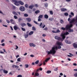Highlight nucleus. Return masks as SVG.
I'll return each instance as SVG.
<instances>
[{"mask_svg": "<svg viewBox=\"0 0 77 77\" xmlns=\"http://www.w3.org/2000/svg\"><path fill=\"white\" fill-rule=\"evenodd\" d=\"M44 18H46V19H47V18H48V15H47V14H45L44 15Z\"/></svg>", "mask_w": 77, "mask_h": 77, "instance_id": "obj_20", "label": "nucleus"}, {"mask_svg": "<svg viewBox=\"0 0 77 77\" xmlns=\"http://www.w3.org/2000/svg\"><path fill=\"white\" fill-rule=\"evenodd\" d=\"M42 36H43V37H45V36H46V35L45 34H43Z\"/></svg>", "mask_w": 77, "mask_h": 77, "instance_id": "obj_59", "label": "nucleus"}, {"mask_svg": "<svg viewBox=\"0 0 77 77\" xmlns=\"http://www.w3.org/2000/svg\"><path fill=\"white\" fill-rule=\"evenodd\" d=\"M60 10L62 12H64L66 11H67V9L65 8H61L60 9Z\"/></svg>", "mask_w": 77, "mask_h": 77, "instance_id": "obj_12", "label": "nucleus"}, {"mask_svg": "<svg viewBox=\"0 0 77 77\" xmlns=\"http://www.w3.org/2000/svg\"><path fill=\"white\" fill-rule=\"evenodd\" d=\"M21 29L23 31H25V30H26V29H25L23 28H21Z\"/></svg>", "mask_w": 77, "mask_h": 77, "instance_id": "obj_46", "label": "nucleus"}, {"mask_svg": "<svg viewBox=\"0 0 77 77\" xmlns=\"http://www.w3.org/2000/svg\"><path fill=\"white\" fill-rule=\"evenodd\" d=\"M17 77H22V75H19L17 76Z\"/></svg>", "mask_w": 77, "mask_h": 77, "instance_id": "obj_54", "label": "nucleus"}, {"mask_svg": "<svg viewBox=\"0 0 77 77\" xmlns=\"http://www.w3.org/2000/svg\"><path fill=\"white\" fill-rule=\"evenodd\" d=\"M13 14H14V15H18V14H17V12H16L15 11L13 12Z\"/></svg>", "mask_w": 77, "mask_h": 77, "instance_id": "obj_26", "label": "nucleus"}, {"mask_svg": "<svg viewBox=\"0 0 77 77\" xmlns=\"http://www.w3.org/2000/svg\"><path fill=\"white\" fill-rule=\"evenodd\" d=\"M16 48H15L16 50H17V49H18V47L17 45H16Z\"/></svg>", "mask_w": 77, "mask_h": 77, "instance_id": "obj_57", "label": "nucleus"}, {"mask_svg": "<svg viewBox=\"0 0 77 77\" xmlns=\"http://www.w3.org/2000/svg\"><path fill=\"white\" fill-rule=\"evenodd\" d=\"M33 22L34 23H35V24H38V22H36V21L35 20H34Z\"/></svg>", "mask_w": 77, "mask_h": 77, "instance_id": "obj_42", "label": "nucleus"}, {"mask_svg": "<svg viewBox=\"0 0 77 77\" xmlns=\"http://www.w3.org/2000/svg\"><path fill=\"white\" fill-rule=\"evenodd\" d=\"M25 6L26 8H28V5L26 4L25 5Z\"/></svg>", "mask_w": 77, "mask_h": 77, "instance_id": "obj_45", "label": "nucleus"}, {"mask_svg": "<svg viewBox=\"0 0 77 77\" xmlns=\"http://www.w3.org/2000/svg\"><path fill=\"white\" fill-rule=\"evenodd\" d=\"M33 8V5H30L29 7V9H32Z\"/></svg>", "mask_w": 77, "mask_h": 77, "instance_id": "obj_27", "label": "nucleus"}, {"mask_svg": "<svg viewBox=\"0 0 77 77\" xmlns=\"http://www.w3.org/2000/svg\"><path fill=\"white\" fill-rule=\"evenodd\" d=\"M21 25L22 27H24V26H26V24L24 23H23L21 24Z\"/></svg>", "mask_w": 77, "mask_h": 77, "instance_id": "obj_16", "label": "nucleus"}, {"mask_svg": "<svg viewBox=\"0 0 77 77\" xmlns=\"http://www.w3.org/2000/svg\"><path fill=\"white\" fill-rule=\"evenodd\" d=\"M20 10L21 11H24L25 9L23 6H21L20 8Z\"/></svg>", "mask_w": 77, "mask_h": 77, "instance_id": "obj_9", "label": "nucleus"}, {"mask_svg": "<svg viewBox=\"0 0 77 77\" xmlns=\"http://www.w3.org/2000/svg\"><path fill=\"white\" fill-rule=\"evenodd\" d=\"M12 1L14 3V5L17 6H19V3L21 5H23L24 4V3L21 1H18L17 0H12Z\"/></svg>", "mask_w": 77, "mask_h": 77, "instance_id": "obj_3", "label": "nucleus"}, {"mask_svg": "<svg viewBox=\"0 0 77 77\" xmlns=\"http://www.w3.org/2000/svg\"><path fill=\"white\" fill-rule=\"evenodd\" d=\"M6 21L7 23H8V24L9 23H11V22H10V21L9 20H6Z\"/></svg>", "mask_w": 77, "mask_h": 77, "instance_id": "obj_33", "label": "nucleus"}, {"mask_svg": "<svg viewBox=\"0 0 77 77\" xmlns=\"http://www.w3.org/2000/svg\"><path fill=\"white\" fill-rule=\"evenodd\" d=\"M28 36H29V35L28 34H25L24 35V36L25 38H27V37H28Z\"/></svg>", "mask_w": 77, "mask_h": 77, "instance_id": "obj_25", "label": "nucleus"}, {"mask_svg": "<svg viewBox=\"0 0 77 77\" xmlns=\"http://www.w3.org/2000/svg\"><path fill=\"white\" fill-rule=\"evenodd\" d=\"M40 12V11H39V10H37L35 12V13L36 14H39V13Z\"/></svg>", "mask_w": 77, "mask_h": 77, "instance_id": "obj_21", "label": "nucleus"}, {"mask_svg": "<svg viewBox=\"0 0 77 77\" xmlns=\"http://www.w3.org/2000/svg\"><path fill=\"white\" fill-rule=\"evenodd\" d=\"M50 14H51V15H53V11H50Z\"/></svg>", "mask_w": 77, "mask_h": 77, "instance_id": "obj_39", "label": "nucleus"}, {"mask_svg": "<svg viewBox=\"0 0 77 77\" xmlns=\"http://www.w3.org/2000/svg\"><path fill=\"white\" fill-rule=\"evenodd\" d=\"M45 5L46 7H47L48 6V4L46 3L45 4Z\"/></svg>", "mask_w": 77, "mask_h": 77, "instance_id": "obj_48", "label": "nucleus"}, {"mask_svg": "<svg viewBox=\"0 0 77 77\" xmlns=\"http://www.w3.org/2000/svg\"><path fill=\"white\" fill-rule=\"evenodd\" d=\"M51 71L50 70H48L46 72L47 74H50V73H51Z\"/></svg>", "mask_w": 77, "mask_h": 77, "instance_id": "obj_29", "label": "nucleus"}, {"mask_svg": "<svg viewBox=\"0 0 77 77\" xmlns=\"http://www.w3.org/2000/svg\"><path fill=\"white\" fill-rule=\"evenodd\" d=\"M42 17H43V15H39L38 17V18H42Z\"/></svg>", "mask_w": 77, "mask_h": 77, "instance_id": "obj_24", "label": "nucleus"}, {"mask_svg": "<svg viewBox=\"0 0 77 77\" xmlns=\"http://www.w3.org/2000/svg\"><path fill=\"white\" fill-rule=\"evenodd\" d=\"M69 35V32H66L64 33H62L61 35V36H62L63 39H62L61 38L58 36H55V39L57 40H58V41H63V40L65 39V38H66V36H65V35L66 36L67 35Z\"/></svg>", "mask_w": 77, "mask_h": 77, "instance_id": "obj_2", "label": "nucleus"}, {"mask_svg": "<svg viewBox=\"0 0 77 77\" xmlns=\"http://www.w3.org/2000/svg\"><path fill=\"white\" fill-rule=\"evenodd\" d=\"M61 48V46H59L58 47H57V46L53 47L50 51H47L46 52L48 54H52V55H54V54H55L56 53V50H57L58 48V49H60Z\"/></svg>", "mask_w": 77, "mask_h": 77, "instance_id": "obj_1", "label": "nucleus"}, {"mask_svg": "<svg viewBox=\"0 0 77 77\" xmlns=\"http://www.w3.org/2000/svg\"><path fill=\"white\" fill-rule=\"evenodd\" d=\"M17 60L18 62H21V58H18Z\"/></svg>", "mask_w": 77, "mask_h": 77, "instance_id": "obj_34", "label": "nucleus"}, {"mask_svg": "<svg viewBox=\"0 0 77 77\" xmlns=\"http://www.w3.org/2000/svg\"><path fill=\"white\" fill-rule=\"evenodd\" d=\"M57 68H58V67H57V68H55L54 69V71H57Z\"/></svg>", "mask_w": 77, "mask_h": 77, "instance_id": "obj_51", "label": "nucleus"}, {"mask_svg": "<svg viewBox=\"0 0 77 77\" xmlns=\"http://www.w3.org/2000/svg\"><path fill=\"white\" fill-rule=\"evenodd\" d=\"M39 60H37V61H36L35 62V63L36 65H37L38 64V63H39Z\"/></svg>", "mask_w": 77, "mask_h": 77, "instance_id": "obj_28", "label": "nucleus"}, {"mask_svg": "<svg viewBox=\"0 0 77 77\" xmlns=\"http://www.w3.org/2000/svg\"><path fill=\"white\" fill-rule=\"evenodd\" d=\"M65 42L66 43V44H71V41H68L67 39L65 40Z\"/></svg>", "mask_w": 77, "mask_h": 77, "instance_id": "obj_8", "label": "nucleus"}, {"mask_svg": "<svg viewBox=\"0 0 77 77\" xmlns=\"http://www.w3.org/2000/svg\"><path fill=\"white\" fill-rule=\"evenodd\" d=\"M73 46L74 48H77V44L75 43H73Z\"/></svg>", "mask_w": 77, "mask_h": 77, "instance_id": "obj_15", "label": "nucleus"}, {"mask_svg": "<svg viewBox=\"0 0 77 77\" xmlns=\"http://www.w3.org/2000/svg\"><path fill=\"white\" fill-rule=\"evenodd\" d=\"M39 75V74L37 72H36L35 74V76H38Z\"/></svg>", "mask_w": 77, "mask_h": 77, "instance_id": "obj_22", "label": "nucleus"}, {"mask_svg": "<svg viewBox=\"0 0 77 77\" xmlns=\"http://www.w3.org/2000/svg\"><path fill=\"white\" fill-rule=\"evenodd\" d=\"M4 41H5V40L4 39L2 40L1 41L2 43H3V42Z\"/></svg>", "mask_w": 77, "mask_h": 77, "instance_id": "obj_61", "label": "nucleus"}, {"mask_svg": "<svg viewBox=\"0 0 77 77\" xmlns=\"http://www.w3.org/2000/svg\"><path fill=\"white\" fill-rule=\"evenodd\" d=\"M71 0H66V2H69L71 1Z\"/></svg>", "mask_w": 77, "mask_h": 77, "instance_id": "obj_60", "label": "nucleus"}, {"mask_svg": "<svg viewBox=\"0 0 77 77\" xmlns=\"http://www.w3.org/2000/svg\"><path fill=\"white\" fill-rule=\"evenodd\" d=\"M30 57H34V55L32 54L30 55Z\"/></svg>", "mask_w": 77, "mask_h": 77, "instance_id": "obj_58", "label": "nucleus"}, {"mask_svg": "<svg viewBox=\"0 0 77 77\" xmlns=\"http://www.w3.org/2000/svg\"><path fill=\"white\" fill-rule=\"evenodd\" d=\"M57 45H58L59 46L61 45V46H62V45H63V44H62V43L59 42H57Z\"/></svg>", "mask_w": 77, "mask_h": 77, "instance_id": "obj_10", "label": "nucleus"}, {"mask_svg": "<svg viewBox=\"0 0 77 77\" xmlns=\"http://www.w3.org/2000/svg\"><path fill=\"white\" fill-rule=\"evenodd\" d=\"M73 65H74V66H77V64L75 63H74L73 64Z\"/></svg>", "mask_w": 77, "mask_h": 77, "instance_id": "obj_62", "label": "nucleus"}, {"mask_svg": "<svg viewBox=\"0 0 77 77\" xmlns=\"http://www.w3.org/2000/svg\"><path fill=\"white\" fill-rule=\"evenodd\" d=\"M64 15H65V16H68V14L67 13H64Z\"/></svg>", "mask_w": 77, "mask_h": 77, "instance_id": "obj_38", "label": "nucleus"}, {"mask_svg": "<svg viewBox=\"0 0 77 77\" xmlns=\"http://www.w3.org/2000/svg\"><path fill=\"white\" fill-rule=\"evenodd\" d=\"M71 14L72 15L73 17H74V13H73V12H71Z\"/></svg>", "mask_w": 77, "mask_h": 77, "instance_id": "obj_52", "label": "nucleus"}, {"mask_svg": "<svg viewBox=\"0 0 77 77\" xmlns=\"http://www.w3.org/2000/svg\"><path fill=\"white\" fill-rule=\"evenodd\" d=\"M26 20L27 21V22H30L32 20H31V18H26Z\"/></svg>", "mask_w": 77, "mask_h": 77, "instance_id": "obj_13", "label": "nucleus"}, {"mask_svg": "<svg viewBox=\"0 0 77 77\" xmlns=\"http://www.w3.org/2000/svg\"><path fill=\"white\" fill-rule=\"evenodd\" d=\"M74 76H75V77H77V73H75L74 74Z\"/></svg>", "mask_w": 77, "mask_h": 77, "instance_id": "obj_43", "label": "nucleus"}, {"mask_svg": "<svg viewBox=\"0 0 77 77\" xmlns=\"http://www.w3.org/2000/svg\"><path fill=\"white\" fill-rule=\"evenodd\" d=\"M72 26V24H70V25H67L66 26L65 28H64L63 27H62L61 28V29H62V30H65V29L68 30V29H70V28Z\"/></svg>", "mask_w": 77, "mask_h": 77, "instance_id": "obj_4", "label": "nucleus"}, {"mask_svg": "<svg viewBox=\"0 0 77 77\" xmlns=\"http://www.w3.org/2000/svg\"><path fill=\"white\" fill-rule=\"evenodd\" d=\"M50 58H47L43 62V65H44V66H45V64L46 63H47V62H48V60H50Z\"/></svg>", "mask_w": 77, "mask_h": 77, "instance_id": "obj_5", "label": "nucleus"}, {"mask_svg": "<svg viewBox=\"0 0 77 77\" xmlns=\"http://www.w3.org/2000/svg\"><path fill=\"white\" fill-rule=\"evenodd\" d=\"M32 29L33 30H36V28L34 26L32 27Z\"/></svg>", "mask_w": 77, "mask_h": 77, "instance_id": "obj_35", "label": "nucleus"}, {"mask_svg": "<svg viewBox=\"0 0 77 77\" xmlns=\"http://www.w3.org/2000/svg\"><path fill=\"white\" fill-rule=\"evenodd\" d=\"M14 29L15 30H17V29H20V28H19V27H18V26H17V25H15L14 26Z\"/></svg>", "mask_w": 77, "mask_h": 77, "instance_id": "obj_7", "label": "nucleus"}, {"mask_svg": "<svg viewBox=\"0 0 77 77\" xmlns=\"http://www.w3.org/2000/svg\"><path fill=\"white\" fill-rule=\"evenodd\" d=\"M34 32L33 31H31L29 34V35H33Z\"/></svg>", "mask_w": 77, "mask_h": 77, "instance_id": "obj_19", "label": "nucleus"}, {"mask_svg": "<svg viewBox=\"0 0 77 77\" xmlns=\"http://www.w3.org/2000/svg\"><path fill=\"white\" fill-rule=\"evenodd\" d=\"M13 9H15L16 8V7H15L14 6H13Z\"/></svg>", "mask_w": 77, "mask_h": 77, "instance_id": "obj_53", "label": "nucleus"}, {"mask_svg": "<svg viewBox=\"0 0 77 77\" xmlns=\"http://www.w3.org/2000/svg\"><path fill=\"white\" fill-rule=\"evenodd\" d=\"M27 26H29V27H32V25H31V24H30L29 23H27Z\"/></svg>", "mask_w": 77, "mask_h": 77, "instance_id": "obj_23", "label": "nucleus"}, {"mask_svg": "<svg viewBox=\"0 0 77 77\" xmlns=\"http://www.w3.org/2000/svg\"><path fill=\"white\" fill-rule=\"evenodd\" d=\"M39 69L40 71H42V68H41Z\"/></svg>", "mask_w": 77, "mask_h": 77, "instance_id": "obj_64", "label": "nucleus"}, {"mask_svg": "<svg viewBox=\"0 0 77 77\" xmlns=\"http://www.w3.org/2000/svg\"><path fill=\"white\" fill-rule=\"evenodd\" d=\"M14 19H17L18 17H17V16L14 15Z\"/></svg>", "mask_w": 77, "mask_h": 77, "instance_id": "obj_40", "label": "nucleus"}, {"mask_svg": "<svg viewBox=\"0 0 77 77\" xmlns=\"http://www.w3.org/2000/svg\"><path fill=\"white\" fill-rule=\"evenodd\" d=\"M41 21V19L40 18H38V21Z\"/></svg>", "mask_w": 77, "mask_h": 77, "instance_id": "obj_55", "label": "nucleus"}, {"mask_svg": "<svg viewBox=\"0 0 77 77\" xmlns=\"http://www.w3.org/2000/svg\"><path fill=\"white\" fill-rule=\"evenodd\" d=\"M40 28H42V23H40V24L39 25Z\"/></svg>", "mask_w": 77, "mask_h": 77, "instance_id": "obj_36", "label": "nucleus"}, {"mask_svg": "<svg viewBox=\"0 0 77 77\" xmlns=\"http://www.w3.org/2000/svg\"><path fill=\"white\" fill-rule=\"evenodd\" d=\"M16 65H13L12 66V68H15Z\"/></svg>", "mask_w": 77, "mask_h": 77, "instance_id": "obj_47", "label": "nucleus"}, {"mask_svg": "<svg viewBox=\"0 0 77 77\" xmlns=\"http://www.w3.org/2000/svg\"><path fill=\"white\" fill-rule=\"evenodd\" d=\"M19 68V66H17V65H16V66L15 67V68H16V69H18Z\"/></svg>", "mask_w": 77, "mask_h": 77, "instance_id": "obj_41", "label": "nucleus"}, {"mask_svg": "<svg viewBox=\"0 0 77 77\" xmlns=\"http://www.w3.org/2000/svg\"><path fill=\"white\" fill-rule=\"evenodd\" d=\"M21 18H19L18 20V22H20V21H21Z\"/></svg>", "mask_w": 77, "mask_h": 77, "instance_id": "obj_56", "label": "nucleus"}, {"mask_svg": "<svg viewBox=\"0 0 77 77\" xmlns=\"http://www.w3.org/2000/svg\"><path fill=\"white\" fill-rule=\"evenodd\" d=\"M25 68H27L29 67V65L28 64H25Z\"/></svg>", "mask_w": 77, "mask_h": 77, "instance_id": "obj_30", "label": "nucleus"}, {"mask_svg": "<svg viewBox=\"0 0 77 77\" xmlns=\"http://www.w3.org/2000/svg\"><path fill=\"white\" fill-rule=\"evenodd\" d=\"M10 21L12 24H15V22L13 19H11Z\"/></svg>", "mask_w": 77, "mask_h": 77, "instance_id": "obj_11", "label": "nucleus"}, {"mask_svg": "<svg viewBox=\"0 0 77 77\" xmlns=\"http://www.w3.org/2000/svg\"><path fill=\"white\" fill-rule=\"evenodd\" d=\"M2 26H3L4 27H8V26L6 25H3Z\"/></svg>", "mask_w": 77, "mask_h": 77, "instance_id": "obj_50", "label": "nucleus"}, {"mask_svg": "<svg viewBox=\"0 0 77 77\" xmlns=\"http://www.w3.org/2000/svg\"><path fill=\"white\" fill-rule=\"evenodd\" d=\"M35 7H36V8H38V6H38V5L37 4H35Z\"/></svg>", "mask_w": 77, "mask_h": 77, "instance_id": "obj_49", "label": "nucleus"}, {"mask_svg": "<svg viewBox=\"0 0 77 77\" xmlns=\"http://www.w3.org/2000/svg\"><path fill=\"white\" fill-rule=\"evenodd\" d=\"M71 27H70L69 29H68V30H69L68 31L69 32H74V31L73 30V29H71Z\"/></svg>", "mask_w": 77, "mask_h": 77, "instance_id": "obj_14", "label": "nucleus"}, {"mask_svg": "<svg viewBox=\"0 0 77 77\" xmlns=\"http://www.w3.org/2000/svg\"><path fill=\"white\" fill-rule=\"evenodd\" d=\"M29 45L30 47H36V45L34 44L33 43H30L29 44Z\"/></svg>", "mask_w": 77, "mask_h": 77, "instance_id": "obj_6", "label": "nucleus"}, {"mask_svg": "<svg viewBox=\"0 0 77 77\" xmlns=\"http://www.w3.org/2000/svg\"><path fill=\"white\" fill-rule=\"evenodd\" d=\"M60 23L61 24H63V20H60Z\"/></svg>", "mask_w": 77, "mask_h": 77, "instance_id": "obj_31", "label": "nucleus"}, {"mask_svg": "<svg viewBox=\"0 0 77 77\" xmlns=\"http://www.w3.org/2000/svg\"><path fill=\"white\" fill-rule=\"evenodd\" d=\"M44 30H48V28H47V27H45L44 29Z\"/></svg>", "mask_w": 77, "mask_h": 77, "instance_id": "obj_44", "label": "nucleus"}, {"mask_svg": "<svg viewBox=\"0 0 77 77\" xmlns=\"http://www.w3.org/2000/svg\"><path fill=\"white\" fill-rule=\"evenodd\" d=\"M60 30H59V29H57L56 32V33H60Z\"/></svg>", "mask_w": 77, "mask_h": 77, "instance_id": "obj_32", "label": "nucleus"}, {"mask_svg": "<svg viewBox=\"0 0 77 77\" xmlns=\"http://www.w3.org/2000/svg\"><path fill=\"white\" fill-rule=\"evenodd\" d=\"M3 71L4 73H5V74H8V71L7 70H3Z\"/></svg>", "mask_w": 77, "mask_h": 77, "instance_id": "obj_18", "label": "nucleus"}, {"mask_svg": "<svg viewBox=\"0 0 77 77\" xmlns=\"http://www.w3.org/2000/svg\"><path fill=\"white\" fill-rule=\"evenodd\" d=\"M53 20H54V18L52 17H50L49 18V21H53Z\"/></svg>", "mask_w": 77, "mask_h": 77, "instance_id": "obj_17", "label": "nucleus"}, {"mask_svg": "<svg viewBox=\"0 0 77 77\" xmlns=\"http://www.w3.org/2000/svg\"><path fill=\"white\" fill-rule=\"evenodd\" d=\"M24 17H28V14H24Z\"/></svg>", "mask_w": 77, "mask_h": 77, "instance_id": "obj_37", "label": "nucleus"}, {"mask_svg": "<svg viewBox=\"0 0 77 77\" xmlns=\"http://www.w3.org/2000/svg\"><path fill=\"white\" fill-rule=\"evenodd\" d=\"M73 70L74 71H77V69H73Z\"/></svg>", "mask_w": 77, "mask_h": 77, "instance_id": "obj_63", "label": "nucleus"}]
</instances>
